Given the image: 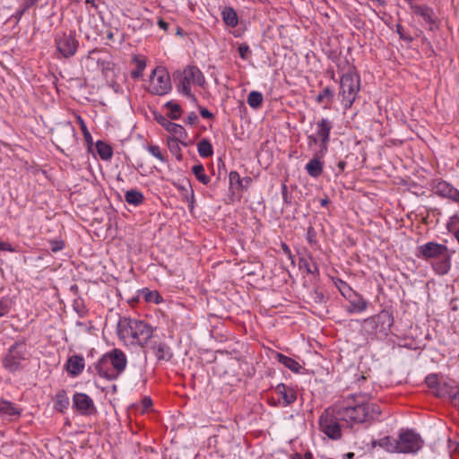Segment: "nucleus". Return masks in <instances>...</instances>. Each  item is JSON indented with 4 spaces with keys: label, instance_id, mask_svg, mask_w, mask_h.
Returning a JSON list of instances; mask_svg holds the SVG:
<instances>
[{
    "label": "nucleus",
    "instance_id": "ddd939ff",
    "mask_svg": "<svg viewBox=\"0 0 459 459\" xmlns=\"http://www.w3.org/2000/svg\"><path fill=\"white\" fill-rule=\"evenodd\" d=\"M316 125V134L319 137L320 142L319 153L322 157L327 152V145L330 141V133L333 128V124L327 118H321Z\"/></svg>",
    "mask_w": 459,
    "mask_h": 459
},
{
    "label": "nucleus",
    "instance_id": "864d4df0",
    "mask_svg": "<svg viewBox=\"0 0 459 459\" xmlns=\"http://www.w3.org/2000/svg\"><path fill=\"white\" fill-rule=\"evenodd\" d=\"M396 31L400 36V39L411 42L412 40V38L411 36H408L404 33L403 27L401 24L396 25Z\"/></svg>",
    "mask_w": 459,
    "mask_h": 459
},
{
    "label": "nucleus",
    "instance_id": "72a5a7b5",
    "mask_svg": "<svg viewBox=\"0 0 459 459\" xmlns=\"http://www.w3.org/2000/svg\"><path fill=\"white\" fill-rule=\"evenodd\" d=\"M197 152L202 158H209L213 154V148L208 139H202L197 143Z\"/></svg>",
    "mask_w": 459,
    "mask_h": 459
},
{
    "label": "nucleus",
    "instance_id": "603ef678",
    "mask_svg": "<svg viewBox=\"0 0 459 459\" xmlns=\"http://www.w3.org/2000/svg\"><path fill=\"white\" fill-rule=\"evenodd\" d=\"M30 7H26V2H23L22 8L16 11V13L11 17L15 19V22L18 23L24 13L29 9Z\"/></svg>",
    "mask_w": 459,
    "mask_h": 459
},
{
    "label": "nucleus",
    "instance_id": "9d476101",
    "mask_svg": "<svg viewBox=\"0 0 459 459\" xmlns=\"http://www.w3.org/2000/svg\"><path fill=\"white\" fill-rule=\"evenodd\" d=\"M274 392L278 395V400L275 401L274 398L269 399L271 405L286 407L297 400L296 391L283 383L278 384L274 388Z\"/></svg>",
    "mask_w": 459,
    "mask_h": 459
},
{
    "label": "nucleus",
    "instance_id": "13d9d810",
    "mask_svg": "<svg viewBox=\"0 0 459 459\" xmlns=\"http://www.w3.org/2000/svg\"><path fill=\"white\" fill-rule=\"evenodd\" d=\"M281 249H282L283 253H284L286 255H288V256H289V258H290V259H291V258H292V255H291V251H290V248L289 247V246H288L286 243L282 242V243L281 244Z\"/></svg>",
    "mask_w": 459,
    "mask_h": 459
},
{
    "label": "nucleus",
    "instance_id": "774afa93",
    "mask_svg": "<svg viewBox=\"0 0 459 459\" xmlns=\"http://www.w3.org/2000/svg\"><path fill=\"white\" fill-rule=\"evenodd\" d=\"M40 0H24L26 2V7H32L37 4Z\"/></svg>",
    "mask_w": 459,
    "mask_h": 459
},
{
    "label": "nucleus",
    "instance_id": "e433bc0d",
    "mask_svg": "<svg viewBox=\"0 0 459 459\" xmlns=\"http://www.w3.org/2000/svg\"><path fill=\"white\" fill-rule=\"evenodd\" d=\"M192 172L195 176L196 179L203 183L204 185H207L210 182V177H208L204 172V168L202 164H196L192 168Z\"/></svg>",
    "mask_w": 459,
    "mask_h": 459
},
{
    "label": "nucleus",
    "instance_id": "37998d69",
    "mask_svg": "<svg viewBox=\"0 0 459 459\" xmlns=\"http://www.w3.org/2000/svg\"><path fill=\"white\" fill-rule=\"evenodd\" d=\"M333 97V91L329 88H325L316 97L317 102H324L326 100L330 102Z\"/></svg>",
    "mask_w": 459,
    "mask_h": 459
},
{
    "label": "nucleus",
    "instance_id": "4d7b16f0",
    "mask_svg": "<svg viewBox=\"0 0 459 459\" xmlns=\"http://www.w3.org/2000/svg\"><path fill=\"white\" fill-rule=\"evenodd\" d=\"M0 250L13 252L14 248L7 242L0 241Z\"/></svg>",
    "mask_w": 459,
    "mask_h": 459
},
{
    "label": "nucleus",
    "instance_id": "4468645a",
    "mask_svg": "<svg viewBox=\"0 0 459 459\" xmlns=\"http://www.w3.org/2000/svg\"><path fill=\"white\" fill-rule=\"evenodd\" d=\"M106 354L108 357V360L114 368V373L117 378L126 367V356L121 350L118 349H114Z\"/></svg>",
    "mask_w": 459,
    "mask_h": 459
},
{
    "label": "nucleus",
    "instance_id": "473e14b6",
    "mask_svg": "<svg viewBox=\"0 0 459 459\" xmlns=\"http://www.w3.org/2000/svg\"><path fill=\"white\" fill-rule=\"evenodd\" d=\"M299 265L300 269H305L307 273L317 275L319 273V269L315 262H313L312 258L301 257L299 261Z\"/></svg>",
    "mask_w": 459,
    "mask_h": 459
},
{
    "label": "nucleus",
    "instance_id": "c9c22d12",
    "mask_svg": "<svg viewBox=\"0 0 459 459\" xmlns=\"http://www.w3.org/2000/svg\"><path fill=\"white\" fill-rule=\"evenodd\" d=\"M96 149H97V152L98 154L100 155V157L104 160H108L109 159H111L112 155H113V151H112V148L101 142V141H98L96 143Z\"/></svg>",
    "mask_w": 459,
    "mask_h": 459
},
{
    "label": "nucleus",
    "instance_id": "e2e57ef3",
    "mask_svg": "<svg viewBox=\"0 0 459 459\" xmlns=\"http://www.w3.org/2000/svg\"><path fill=\"white\" fill-rule=\"evenodd\" d=\"M452 403H454L455 406H457L459 408V391H457L452 395Z\"/></svg>",
    "mask_w": 459,
    "mask_h": 459
},
{
    "label": "nucleus",
    "instance_id": "c03bdc74",
    "mask_svg": "<svg viewBox=\"0 0 459 459\" xmlns=\"http://www.w3.org/2000/svg\"><path fill=\"white\" fill-rule=\"evenodd\" d=\"M147 150L148 152L152 155L154 156L155 158H157L158 160H160V161L162 162H165L166 161V158L165 156L162 154L160 147L158 145H149L147 147Z\"/></svg>",
    "mask_w": 459,
    "mask_h": 459
},
{
    "label": "nucleus",
    "instance_id": "423d86ee",
    "mask_svg": "<svg viewBox=\"0 0 459 459\" xmlns=\"http://www.w3.org/2000/svg\"><path fill=\"white\" fill-rule=\"evenodd\" d=\"M424 446L420 435L412 429H402L397 438L398 454H416Z\"/></svg>",
    "mask_w": 459,
    "mask_h": 459
},
{
    "label": "nucleus",
    "instance_id": "7ed1b4c3",
    "mask_svg": "<svg viewBox=\"0 0 459 459\" xmlns=\"http://www.w3.org/2000/svg\"><path fill=\"white\" fill-rule=\"evenodd\" d=\"M359 89L360 78L356 73L348 72L342 76L339 95L342 96V102L346 109L355 101Z\"/></svg>",
    "mask_w": 459,
    "mask_h": 459
},
{
    "label": "nucleus",
    "instance_id": "f257e3e1",
    "mask_svg": "<svg viewBox=\"0 0 459 459\" xmlns=\"http://www.w3.org/2000/svg\"><path fill=\"white\" fill-rule=\"evenodd\" d=\"M335 411L342 420L355 424L371 423L381 413L377 404L366 403L360 395H352L347 400L335 403Z\"/></svg>",
    "mask_w": 459,
    "mask_h": 459
},
{
    "label": "nucleus",
    "instance_id": "bb28decb",
    "mask_svg": "<svg viewBox=\"0 0 459 459\" xmlns=\"http://www.w3.org/2000/svg\"><path fill=\"white\" fill-rule=\"evenodd\" d=\"M185 139L186 138H179V137H169L168 138L169 150L177 158L178 160H182V159H183L179 143H181L184 145H186V143H184Z\"/></svg>",
    "mask_w": 459,
    "mask_h": 459
},
{
    "label": "nucleus",
    "instance_id": "20e7f679",
    "mask_svg": "<svg viewBox=\"0 0 459 459\" xmlns=\"http://www.w3.org/2000/svg\"><path fill=\"white\" fill-rule=\"evenodd\" d=\"M342 420L335 411V404L326 409L320 416L319 426L329 438L338 440L342 437V430L339 421Z\"/></svg>",
    "mask_w": 459,
    "mask_h": 459
},
{
    "label": "nucleus",
    "instance_id": "a19ab883",
    "mask_svg": "<svg viewBox=\"0 0 459 459\" xmlns=\"http://www.w3.org/2000/svg\"><path fill=\"white\" fill-rule=\"evenodd\" d=\"M165 107L168 108L169 110L168 116L170 117V119L177 120L180 117L182 114V108L180 105L173 101H168L165 104Z\"/></svg>",
    "mask_w": 459,
    "mask_h": 459
},
{
    "label": "nucleus",
    "instance_id": "58836bf2",
    "mask_svg": "<svg viewBox=\"0 0 459 459\" xmlns=\"http://www.w3.org/2000/svg\"><path fill=\"white\" fill-rule=\"evenodd\" d=\"M263 102V95L259 91H251L247 96V104L253 108H258Z\"/></svg>",
    "mask_w": 459,
    "mask_h": 459
},
{
    "label": "nucleus",
    "instance_id": "c756f323",
    "mask_svg": "<svg viewBox=\"0 0 459 459\" xmlns=\"http://www.w3.org/2000/svg\"><path fill=\"white\" fill-rule=\"evenodd\" d=\"M190 83L191 82L184 75V74H182L177 85L178 91L180 93L187 96L192 101L195 102L196 98L194 94L191 93Z\"/></svg>",
    "mask_w": 459,
    "mask_h": 459
},
{
    "label": "nucleus",
    "instance_id": "2eb2a0df",
    "mask_svg": "<svg viewBox=\"0 0 459 459\" xmlns=\"http://www.w3.org/2000/svg\"><path fill=\"white\" fill-rule=\"evenodd\" d=\"M94 370L98 373V375L108 380H115L117 379L116 375L114 373V368H112L108 357L107 354H104L94 365Z\"/></svg>",
    "mask_w": 459,
    "mask_h": 459
},
{
    "label": "nucleus",
    "instance_id": "de8ad7c7",
    "mask_svg": "<svg viewBox=\"0 0 459 459\" xmlns=\"http://www.w3.org/2000/svg\"><path fill=\"white\" fill-rule=\"evenodd\" d=\"M65 247L63 240L61 239H53L49 241V248L52 252L56 253L62 250Z\"/></svg>",
    "mask_w": 459,
    "mask_h": 459
},
{
    "label": "nucleus",
    "instance_id": "0e129e2a",
    "mask_svg": "<svg viewBox=\"0 0 459 459\" xmlns=\"http://www.w3.org/2000/svg\"><path fill=\"white\" fill-rule=\"evenodd\" d=\"M309 143H320L319 137L315 134L308 136Z\"/></svg>",
    "mask_w": 459,
    "mask_h": 459
},
{
    "label": "nucleus",
    "instance_id": "b1692460",
    "mask_svg": "<svg viewBox=\"0 0 459 459\" xmlns=\"http://www.w3.org/2000/svg\"><path fill=\"white\" fill-rule=\"evenodd\" d=\"M153 351L158 360L169 361L173 357L170 347L164 342L155 344Z\"/></svg>",
    "mask_w": 459,
    "mask_h": 459
},
{
    "label": "nucleus",
    "instance_id": "39448f33",
    "mask_svg": "<svg viewBox=\"0 0 459 459\" xmlns=\"http://www.w3.org/2000/svg\"><path fill=\"white\" fill-rule=\"evenodd\" d=\"M27 359V349L24 341L15 342L3 359V366L10 372L22 368V361Z\"/></svg>",
    "mask_w": 459,
    "mask_h": 459
},
{
    "label": "nucleus",
    "instance_id": "69168bd1",
    "mask_svg": "<svg viewBox=\"0 0 459 459\" xmlns=\"http://www.w3.org/2000/svg\"><path fill=\"white\" fill-rule=\"evenodd\" d=\"M143 405L144 409H148L152 405L151 398H148V397L143 398Z\"/></svg>",
    "mask_w": 459,
    "mask_h": 459
},
{
    "label": "nucleus",
    "instance_id": "0eeeda50",
    "mask_svg": "<svg viewBox=\"0 0 459 459\" xmlns=\"http://www.w3.org/2000/svg\"><path fill=\"white\" fill-rule=\"evenodd\" d=\"M171 90L170 77L162 66L156 67L150 76L149 92L153 95H164Z\"/></svg>",
    "mask_w": 459,
    "mask_h": 459
},
{
    "label": "nucleus",
    "instance_id": "a18cd8bd",
    "mask_svg": "<svg viewBox=\"0 0 459 459\" xmlns=\"http://www.w3.org/2000/svg\"><path fill=\"white\" fill-rule=\"evenodd\" d=\"M79 123H80V126H81V129H82V134H83V137H84V140L85 142L88 143V144H92V137H91V133L89 132V130L87 129V126L84 123V121L79 117Z\"/></svg>",
    "mask_w": 459,
    "mask_h": 459
},
{
    "label": "nucleus",
    "instance_id": "cd10ccee",
    "mask_svg": "<svg viewBox=\"0 0 459 459\" xmlns=\"http://www.w3.org/2000/svg\"><path fill=\"white\" fill-rule=\"evenodd\" d=\"M349 303L350 306L347 309L349 313H361L368 307V302L360 295H356Z\"/></svg>",
    "mask_w": 459,
    "mask_h": 459
},
{
    "label": "nucleus",
    "instance_id": "2f4dec72",
    "mask_svg": "<svg viewBox=\"0 0 459 459\" xmlns=\"http://www.w3.org/2000/svg\"><path fill=\"white\" fill-rule=\"evenodd\" d=\"M221 14L224 22L228 26L234 28L238 25V15L232 7H225Z\"/></svg>",
    "mask_w": 459,
    "mask_h": 459
},
{
    "label": "nucleus",
    "instance_id": "6e6552de",
    "mask_svg": "<svg viewBox=\"0 0 459 459\" xmlns=\"http://www.w3.org/2000/svg\"><path fill=\"white\" fill-rule=\"evenodd\" d=\"M55 43L56 45L57 51L65 58H69L77 51L79 42L75 39L74 32L70 34L63 33L62 35H56L55 37Z\"/></svg>",
    "mask_w": 459,
    "mask_h": 459
},
{
    "label": "nucleus",
    "instance_id": "1a4fd4ad",
    "mask_svg": "<svg viewBox=\"0 0 459 459\" xmlns=\"http://www.w3.org/2000/svg\"><path fill=\"white\" fill-rule=\"evenodd\" d=\"M411 13L420 17L429 30H433L437 27V18L434 10L426 4H417L413 0H405Z\"/></svg>",
    "mask_w": 459,
    "mask_h": 459
},
{
    "label": "nucleus",
    "instance_id": "dca6fc26",
    "mask_svg": "<svg viewBox=\"0 0 459 459\" xmlns=\"http://www.w3.org/2000/svg\"><path fill=\"white\" fill-rule=\"evenodd\" d=\"M156 120L168 132L174 135L173 137L187 138V133L182 126L169 121L167 117L161 115L156 117Z\"/></svg>",
    "mask_w": 459,
    "mask_h": 459
},
{
    "label": "nucleus",
    "instance_id": "a878e982",
    "mask_svg": "<svg viewBox=\"0 0 459 459\" xmlns=\"http://www.w3.org/2000/svg\"><path fill=\"white\" fill-rule=\"evenodd\" d=\"M69 398L64 389L59 390L54 398V408L57 411L64 412L69 406Z\"/></svg>",
    "mask_w": 459,
    "mask_h": 459
},
{
    "label": "nucleus",
    "instance_id": "f704fd0d",
    "mask_svg": "<svg viewBox=\"0 0 459 459\" xmlns=\"http://www.w3.org/2000/svg\"><path fill=\"white\" fill-rule=\"evenodd\" d=\"M139 296H142L146 302H152L155 304H159L162 300V298L158 291L150 290L147 288L140 290Z\"/></svg>",
    "mask_w": 459,
    "mask_h": 459
},
{
    "label": "nucleus",
    "instance_id": "7c9ffc66",
    "mask_svg": "<svg viewBox=\"0 0 459 459\" xmlns=\"http://www.w3.org/2000/svg\"><path fill=\"white\" fill-rule=\"evenodd\" d=\"M125 200L127 204L134 206H139L144 201L143 193L136 189H130L126 192Z\"/></svg>",
    "mask_w": 459,
    "mask_h": 459
},
{
    "label": "nucleus",
    "instance_id": "f03ea898",
    "mask_svg": "<svg viewBox=\"0 0 459 459\" xmlns=\"http://www.w3.org/2000/svg\"><path fill=\"white\" fill-rule=\"evenodd\" d=\"M120 339L133 345H144L152 335V327L147 323L129 317H121L117 327Z\"/></svg>",
    "mask_w": 459,
    "mask_h": 459
},
{
    "label": "nucleus",
    "instance_id": "9b49d317",
    "mask_svg": "<svg viewBox=\"0 0 459 459\" xmlns=\"http://www.w3.org/2000/svg\"><path fill=\"white\" fill-rule=\"evenodd\" d=\"M448 252L446 246L436 242H428L417 249V257L423 260L437 259Z\"/></svg>",
    "mask_w": 459,
    "mask_h": 459
},
{
    "label": "nucleus",
    "instance_id": "4c0bfd02",
    "mask_svg": "<svg viewBox=\"0 0 459 459\" xmlns=\"http://www.w3.org/2000/svg\"><path fill=\"white\" fill-rule=\"evenodd\" d=\"M133 61L136 65V69L131 72V77L133 79H137L143 75V72L146 66V62L144 59H142L137 56H134Z\"/></svg>",
    "mask_w": 459,
    "mask_h": 459
},
{
    "label": "nucleus",
    "instance_id": "393cba45",
    "mask_svg": "<svg viewBox=\"0 0 459 459\" xmlns=\"http://www.w3.org/2000/svg\"><path fill=\"white\" fill-rule=\"evenodd\" d=\"M21 411L15 406L14 403L0 399V418L4 417H19Z\"/></svg>",
    "mask_w": 459,
    "mask_h": 459
},
{
    "label": "nucleus",
    "instance_id": "5fc2aeb1",
    "mask_svg": "<svg viewBox=\"0 0 459 459\" xmlns=\"http://www.w3.org/2000/svg\"><path fill=\"white\" fill-rule=\"evenodd\" d=\"M198 120H199L198 116L195 112H191L187 116L186 122L189 125H195L198 123Z\"/></svg>",
    "mask_w": 459,
    "mask_h": 459
},
{
    "label": "nucleus",
    "instance_id": "6ab92c4d",
    "mask_svg": "<svg viewBox=\"0 0 459 459\" xmlns=\"http://www.w3.org/2000/svg\"><path fill=\"white\" fill-rule=\"evenodd\" d=\"M374 316L376 318L379 333L386 334L394 324L393 315L387 310H382Z\"/></svg>",
    "mask_w": 459,
    "mask_h": 459
},
{
    "label": "nucleus",
    "instance_id": "f8f14e48",
    "mask_svg": "<svg viewBox=\"0 0 459 459\" xmlns=\"http://www.w3.org/2000/svg\"><path fill=\"white\" fill-rule=\"evenodd\" d=\"M73 406L82 415L88 416L96 412L93 400L84 393H75L73 396Z\"/></svg>",
    "mask_w": 459,
    "mask_h": 459
},
{
    "label": "nucleus",
    "instance_id": "49530a36",
    "mask_svg": "<svg viewBox=\"0 0 459 459\" xmlns=\"http://www.w3.org/2000/svg\"><path fill=\"white\" fill-rule=\"evenodd\" d=\"M11 310V301L7 299H0V317L7 315Z\"/></svg>",
    "mask_w": 459,
    "mask_h": 459
},
{
    "label": "nucleus",
    "instance_id": "412c9836",
    "mask_svg": "<svg viewBox=\"0 0 459 459\" xmlns=\"http://www.w3.org/2000/svg\"><path fill=\"white\" fill-rule=\"evenodd\" d=\"M184 75L193 83L203 86L205 82L204 76L201 70L195 65H188L183 72Z\"/></svg>",
    "mask_w": 459,
    "mask_h": 459
},
{
    "label": "nucleus",
    "instance_id": "f3484780",
    "mask_svg": "<svg viewBox=\"0 0 459 459\" xmlns=\"http://www.w3.org/2000/svg\"><path fill=\"white\" fill-rule=\"evenodd\" d=\"M433 190L437 195L448 198L452 201H455V198H456V195L459 194V190L446 181H437L434 184Z\"/></svg>",
    "mask_w": 459,
    "mask_h": 459
},
{
    "label": "nucleus",
    "instance_id": "4be33fe9",
    "mask_svg": "<svg viewBox=\"0 0 459 459\" xmlns=\"http://www.w3.org/2000/svg\"><path fill=\"white\" fill-rule=\"evenodd\" d=\"M439 260L432 264L433 270L439 275L448 273L451 268V254L446 252L445 255L438 258Z\"/></svg>",
    "mask_w": 459,
    "mask_h": 459
},
{
    "label": "nucleus",
    "instance_id": "ea45409f",
    "mask_svg": "<svg viewBox=\"0 0 459 459\" xmlns=\"http://www.w3.org/2000/svg\"><path fill=\"white\" fill-rule=\"evenodd\" d=\"M308 300L309 302L320 305L326 301V298L321 290L314 288L308 294Z\"/></svg>",
    "mask_w": 459,
    "mask_h": 459
},
{
    "label": "nucleus",
    "instance_id": "a211bd4d",
    "mask_svg": "<svg viewBox=\"0 0 459 459\" xmlns=\"http://www.w3.org/2000/svg\"><path fill=\"white\" fill-rule=\"evenodd\" d=\"M84 366L83 357L76 354L68 358L65 368L70 376L76 377L82 372Z\"/></svg>",
    "mask_w": 459,
    "mask_h": 459
},
{
    "label": "nucleus",
    "instance_id": "09e8293b",
    "mask_svg": "<svg viewBox=\"0 0 459 459\" xmlns=\"http://www.w3.org/2000/svg\"><path fill=\"white\" fill-rule=\"evenodd\" d=\"M238 50L239 56L244 60L247 59L248 55L251 53L248 45H247L246 43L240 44L238 48Z\"/></svg>",
    "mask_w": 459,
    "mask_h": 459
},
{
    "label": "nucleus",
    "instance_id": "3c124183",
    "mask_svg": "<svg viewBox=\"0 0 459 459\" xmlns=\"http://www.w3.org/2000/svg\"><path fill=\"white\" fill-rule=\"evenodd\" d=\"M426 384L429 388H435L438 385V379L437 375H429L425 379Z\"/></svg>",
    "mask_w": 459,
    "mask_h": 459
},
{
    "label": "nucleus",
    "instance_id": "052dcab7",
    "mask_svg": "<svg viewBox=\"0 0 459 459\" xmlns=\"http://www.w3.org/2000/svg\"><path fill=\"white\" fill-rule=\"evenodd\" d=\"M169 25H170V24H169V22H165V21H164V20H162V19H160V20L158 21V26H159L161 30H165V31H167V30H169Z\"/></svg>",
    "mask_w": 459,
    "mask_h": 459
},
{
    "label": "nucleus",
    "instance_id": "79ce46f5",
    "mask_svg": "<svg viewBox=\"0 0 459 459\" xmlns=\"http://www.w3.org/2000/svg\"><path fill=\"white\" fill-rule=\"evenodd\" d=\"M363 324H364V328L368 333H377V332L379 333V329H378L377 324L376 322L375 316H370L368 318H366L364 320Z\"/></svg>",
    "mask_w": 459,
    "mask_h": 459
},
{
    "label": "nucleus",
    "instance_id": "8fccbe9b",
    "mask_svg": "<svg viewBox=\"0 0 459 459\" xmlns=\"http://www.w3.org/2000/svg\"><path fill=\"white\" fill-rule=\"evenodd\" d=\"M229 178H230V185H232V186L237 185L240 188L241 178L237 171H231L230 173Z\"/></svg>",
    "mask_w": 459,
    "mask_h": 459
},
{
    "label": "nucleus",
    "instance_id": "bf43d9fd",
    "mask_svg": "<svg viewBox=\"0 0 459 459\" xmlns=\"http://www.w3.org/2000/svg\"><path fill=\"white\" fill-rule=\"evenodd\" d=\"M200 115L204 118L213 117V115L205 108H200Z\"/></svg>",
    "mask_w": 459,
    "mask_h": 459
},
{
    "label": "nucleus",
    "instance_id": "5701e85b",
    "mask_svg": "<svg viewBox=\"0 0 459 459\" xmlns=\"http://www.w3.org/2000/svg\"><path fill=\"white\" fill-rule=\"evenodd\" d=\"M319 156L321 155L318 151L314 158L311 159L306 165V170L307 174L313 178L319 177L323 172L324 163L320 160Z\"/></svg>",
    "mask_w": 459,
    "mask_h": 459
},
{
    "label": "nucleus",
    "instance_id": "6e6d98bb",
    "mask_svg": "<svg viewBox=\"0 0 459 459\" xmlns=\"http://www.w3.org/2000/svg\"><path fill=\"white\" fill-rule=\"evenodd\" d=\"M251 182H252V178L250 177H245V178H241L240 188L247 189L250 186Z\"/></svg>",
    "mask_w": 459,
    "mask_h": 459
},
{
    "label": "nucleus",
    "instance_id": "c85d7f7f",
    "mask_svg": "<svg viewBox=\"0 0 459 459\" xmlns=\"http://www.w3.org/2000/svg\"><path fill=\"white\" fill-rule=\"evenodd\" d=\"M275 358L280 363L284 365L286 368H288L292 372H295V373L299 372L301 366L299 365V363L298 361H296L292 358L285 356L280 352H277L275 354Z\"/></svg>",
    "mask_w": 459,
    "mask_h": 459
},
{
    "label": "nucleus",
    "instance_id": "680f3d73",
    "mask_svg": "<svg viewBox=\"0 0 459 459\" xmlns=\"http://www.w3.org/2000/svg\"><path fill=\"white\" fill-rule=\"evenodd\" d=\"M281 194H282L283 201L285 203H290V201H289V195H288V190H287L286 185H282V186H281Z\"/></svg>",
    "mask_w": 459,
    "mask_h": 459
},
{
    "label": "nucleus",
    "instance_id": "aec40b11",
    "mask_svg": "<svg viewBox=\"0 0 459 459\" xmlns=\"http://www.w3.org/2000/svg\"><path fill=\"white\" fill-rule=\"evenodd\" d=\"M371 446L372 448L379 446L388 453L398 454L397 438H394L390 436H385L378 440H372Z\"/></svg>",
    "mask_w": 459,
    "mask_h": 459
},
{
    "label": "nucleus",
    "instance_id": "338daca9",
    "mask_svg": "<svg viewBox=\"0 0 459 459\" xmlns=\"http://www.w3.org/2000/svg\"><path fill=\"white\" fill-rule=\"evenodd\" d=\"M337 167L340 172H342L345 169L346 162L344 160H340L337 163Z\"/></svg>",
    "mask_w": 459,
    "mask_h": 459
}]
</instances>
